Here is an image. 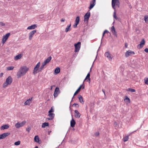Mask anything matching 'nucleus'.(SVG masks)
I'll use <instances>...</instances> for the list:
<instances>
[{
    "instance_id": "obj_38",
    "label": "nucleus",
    "mask_w": 148,
    "mask_h": 148,
    "mask_svg": "<svg viewBox=\"0 0 148 148\" xmlns=\"http://www.w3.org/2000/svg\"><path fill=\"white\" fill-rule=\"evenodd\" d=\"M145 83L148 85V77H146L144 79Z\"/></svg>"
},
{
    "instance_id": "obj_30",
    "label": "nucleus",
    "mask_w": 148,
    "mask_h": 148,
    "mask_svg": "<svg viewBox=\"0 0 148 148\" xmlns=\"http://www.w3.org/2000/svg\"><path fill=\"white\" fill-rule=\"evenodd\" d=\"M21 54H19L15 57V59L16 60H17L21 58Z\"/></svg>"
},
{
    "instance_id": "obj_25",
    "label": "nucleus",
    "mask_w": 148,
    "mask_h": 148,
    "mask_svg": "<svg viewBox=\"0 0 148 148\" xmlns=\"http://www.w3.org/2000/svg\"><path fill=\"white\" fill-rule=\"evenodd\" d=\"M51 59V57L50 56L48 57L45 60V62L47 64L48 63Z\"/></svg>"
},
{
    "instance_id": "obj_9",
    "label": "nucleus",
    "mask_w": 148,
    "mask_h": 148,
    "mask_svg": "<svg viewBox=\"0 0 148 148\" xmlns=\"http://www.w3.org/2000/svg\"><path fill=\"white\" fill-rule=\"evenodd\" d=\"M96 4V0H92L90 2V5L88 8L89 10L93 8Z\"/></svg>"
},
{
    "instance_id": "obj_41",
    "label": "nucleus",
    "mask_w": 148,
    "mask_h": 148,
    "mask_svg": "<svg viewBox=\"0 0 148 148\" xmlns=\"http://www.w3.org/2000/svg\"><path fill=\"white\" fill-rule=\"evenodd\" d=\"M40 62H38V63L37 64H36V66L35 67V68H39L40 66Z\"/></svg>"
},
{
    "instance_id": "obj_20",
    "label": "nucleus",
    "mask_w": 148,
    "mask_h": 148,
    "mask_svg": "<svg viewBox=\"0 0 148 148\" xmlns=\"http://www.w3.org/2000/svg\"><path fill=\"white\" fill-rule=\"evenodd\" d=\"M78 99L79 100V102L82 104H83L84 102L83 101V98L82 97V96L81 95H79L78 96Z\"/></svg>"
},
{
    "instance_id": "obj_39",
    "label": "nucleus",
    "mask_w": 148,
    "mask_h": 148,
    "mask_svg": "<svg viewBox=\"0 0 148 148\" xmlns=\"http://www.w3.org/2000/svg\"><path fill=\"white\" fill-rule=\"evenodd\" d=\"M14 68V66H9L7 68V70H13Z\"/></svg>"
},
{
    "instance_id": "obj_55",
    "label": "nucleus",
    "mask_w": 148,
    "mask_h": 148,
    "mask_svg": "<svg viewBox=\"0 0 148 148\" xmlns=\"http://www.w3.org/2000/svg\"><path fill=\"white\" fill-rule=\"evenodd\" d=\"M127 45H128V44H127V43H125V47L127 48Z\"/></svg>"
},
{
    "instance_id": "obj_59",
    "label": "nucleus",
    "mask_w": 148,
    "mask_h": 148,
    "mask_svg": "<svg viewBox=\"0 0 148 148\" xmlns=\"http://www.w3.org/2000/svg\"><path fill=\"white\" fill-rule=\"evenodd\" d=\"M74 95H73V97H72V100H71V102L73 101V98H74ZM71 103H70V105H71Z\"/></svg>"
},
{
    "instance_id": "obj_53",
    "label": "nucleus",
    "mask_w": 148,
    "mask_h": 148,
    "mask_svg": "<svg viewBox=\"0 0 148 148\" xmlns=\"http://www.w3.org/2000/svg\"><path fill=\"white\" fill-rule=\"evenodd\" d=\"M44 66H43L42 65L41 66L40 68V70H42V69L43 68Z\"/></svg>"
},
{
    "instance_id": "obj_34",
    "label": "nucleus",
    "mask_w": 148,
    "mask_h": 148,
    "mask_svg": "<svg viewBox=\"0 0 148 148\" xmlns=\"http://www.w3.org/2000/svg\"><path fill=\"white\" fill-rule=\"evenodd\" d=\"M127 91H130L132 92H134L135 91V90L132 88H128L127 90Z\"/></svg>"
},
{
    "instance_id": "obj_56",
    "label": "nucleus",
    "mask_w": 148,
    "mask_h": 148,
    "mask_svg": "<svg viewBox=\"0 0 148 148\" xmlns=\"http://www.w3.org/2000/svg\"><path fill=\"white\" fill-rule=\"evenodd\" d=\"M65 21V19H62L61 20V22H64Z\"/></svg>"
},
{
    "instance_id": "obj_60",
    "label": "nucleus",
    "mask_w": 148,
    "mask_h": 148,
    "mask_svg": "<svg viewBox=\"0 0 148 148\" xmlns=\"http://www.w3.org/2000/svg\"><path fill=\"white\" fill-rule=\"evenodd\" d=\"M129 7L130 8H131H131H132V6H131V5H129Z\"/></svg>"
},
{
    "instance_id": "obj_17",
    "label": "nucleus",
    "mask_w": 148,
    "mask_h": 148,
    "mask_svg": "<svg viewBox=\"0 0 148 148\" xmlns=\"http://www.w3.org/2000/svg\"><path fill=\"white\" fill-rule=\"evenodd\" d=\"M75 123V120L72 118L70 122L71 126L72 127H74Z\"/></svg>"
},
{
    "instance_id": "obj_57",
    "label": "nucleus",
    "mask_w": 148,
    "mask_h": 148,
    "mask_svg": "<svg viewBox=\"0 0 148 148\" xmlns=\"http://www.w3.org/2000/svg\"><path fill=\"white\" fill-rule=\"evenodd\" d=\"M47 119L48 120H52L53 119V118H47Z\"/></svg>"
},
{
    "instance_id": "obj_63",
    "label": "nucleus",
    "mask_w": 148,
    "mask_h": 148,
    "mask_svg": "<svg viewBox=\"0 0 148 148\" xmlns=\"http://www.w3.org/2000/svg\"><path fill=\"white\" fill-rule=\"evenodd\" d=\"M52 86H51V89H52Z\"/></svg>"
},
{
    "instance_id": "obj_42",
    "label": "nucleus",
    "mask_w": 148,
    "mask_h": 148,
    "mask_svg": "<svg viewBox=\"0 0 148 148\" xmlns=\"http://www.w3.org/2000/svg\"><path fill=\"white\" fill-rule=\"evenodd\" d=\"M38 68H35L34 67V71H33V73L35 75L37 73V70H38Z\"/></svg>"
},
{
    "instance_id": "obj_7",
    "label": "nucleus",
    "mask_w": 148,
    "mask_h": 148,
    "mask_svg": "<svg viewBox=\"0 0 148 148\" xmlns=\"http://www.w3.org/2000/svg\"><path fill=\"white\" fill-rule=\"evenodd\" d=\"M60 93L59 88L58 87H56L55 90L53 95L54 97H57L58 95Z\"/></svg>"
},
{
    "instance_id": "obj_32",
    "label": "nucleus",
    "mask_w": 148,
    "mask_h": 148,
    "mask_svg": "<svg viewBox=\"0 0 148 148\" xmlns=\"http://www.w3.org/2000/svg\"><path fill=\"white\" fill-rule=\"evenodd\" d=\"M79 16H77L76 18L75 23L79 24Z\"/></svg>"
},
{
    "instance_id": "obj_47",
    "label": "nucleus",
    "mask_w": 148,
    "mask_h": 148,
    "mask_svg": "<svg viewBox=\"0 0 148 148\" xmlns=\"http://www.w3.org/2000/svg\"><path fill=\"white\" fill-rule=\"evenodd\" d=\"M25 123L26 122L24 121L21 123L20 124H21V125L22 126H23L25 124Z\"/></svg>"
},
{
    "instance_id": "obj_3",
    "label": "nucleus",
    "mask_w": 148,
    "mask_h": 148,
    "mask_svg": "<svg viewBox=\"0 0 148 148\" xmlns=\"http://www.w3.org/2000/svg\"><path fill=\"white\" fill-rule=\"evenodd\" d=\"M81 43L80 42H78L77 43H75L74 44L75 47V52H77L79 51L80 48Z\"/></svg>"
},
{
    "instance_id": "obj_14",
    "label": "nucleus",
    "mask_w": 148,
    "mask_h": 148,
    "mask_svg": "<svg viewBox=\"0 0 148 148\" xmlns=\"http://www.w3.org/2000/svg\"><path fill=\"white\" fill-rule=\"evenodd\" d=\"M111 31L112 33L116 37H117V32L116 31L114 27V26H112L111 28Z\"/></svg>"
},
{
    "instance_id": "obj_15",
    "label": "nucleus",
    "mask_w": 148,
    "mask_h": 148,
    "mask_svg": "<svg viewBox=\"0 0 148 148\" xmlns=\"http://www.w3.org/2000/svg\"><path fill=\"white\" fill-rule=\"evenodd\" d=\"M32 97L29 98V99L27 100L25 102L24 104L25 105H29L31 103Z\"/></svg>"
},
{
    "instance_id": "obj_4",
    "label": "nucleus",
    "mask_w": 148,
    "mask_h": 148,
    "mask_svg": "<svg viewBox=\"0 0 148 148\" xmlns=\"http://www.w3.org/2000/svg\"><path fill=\"white\" fill-rule=\"evenodd\" d=\"M117 5L118 7L119 5V0H112V8L115 10V5Z\"/></svg>"
},
{
    "instance_id": "obj_64",
    "label": "nucleus",
    "mask_w": 148,
    "mask_h": 148,
    "mask_svg": "<svg viewBox=\"0 0 148 148\" xmlns=\"http://www.w3.org/2000/svg\"><path fill=\"white\" fill-rule=\"evenodd\" d=\"M69 108H70V109L71 110V106H70V107H69Z\"/></svg>"
},
{
    "instance_id": "obj_61",
    "label": "nucleus",
    "mask_w": 148,
    "mask_h": 148,
    "mask_svg": "<svg viewBox=\"0 0 148 148\" xmlns=\"http://www.w3.org/2000/svg\"><path fill=\"white\" fill-rule=\"evenodd\" d=\"M34 148H38V147L37 146H36Z\"/></svg>"
},
{
    "instance_id": "obj_46",
    "label": "nucleus",
    "mask_w": 148,
    "mask_h": 148,
    "mask_svg": "<svg viewBox=\"0 0 148 148\" xmlns=\"http://www.w3.org/2000/svg\"><path fill=\"white\" fill-rule=\"evenodd\" d=\"M54 112L53 110L52 109V107L51 108V109L49 111V113H51L52 112Z\"/></svg>"
},
{
    "instance_id": "obj_22",
    "label": "nucleus",
    "mask_w": 148,
    "mask_h": 148,
    "mask_svg": "<svg viewBox=\"0 0 148 148\" xmlns=\"http://www.w3.org/2000/svg\"><path fill=\"white\" fill-rule=\"evenodd\" d=\"M49 125V123L48 122H45L43 123L42 125V128H45L46 127L48 126Z\"/></svg>"
},
{
    "instance_id": "obj_10",
    "label": "nucleus",
    "mask_w": 148,
    "mask_h": 148,
    "mask_svg": "<svg viewBox=\"0 0 148 148\" xmlns=\"http://www.w3.org/2000/svg\"><path fill=\"white\" fill-rule=\"evenodd\" d=\"M111 56V55L109 51L106 52L105 53V56L110 61H111L112 60V58Z\"/></svg>"
},
{
    "instance_id": "obj_5",
    "label": "nucleus",
    "mask_w": 148,
    "mask_h": 148,
    "mask_svg": "<svg viewBox=\"0 0 148 148\" xmlns=\"http://www.w3.org/2000/svg\"><path fill=\"white\" fill-rule=\"evenodd\" d=\"M135 54L134 52L130 50H129L127 51L125 53V56L126 57H128L130 56H132L134 55Z\"/></svg>"
},
{
    "instance_id": "obj_13",
    "label": "nucleus",
    "mask_w": 148,
    "mask_h": 148,
    "mask_svg": "<svg viewBox=\"0 0 148 148\" xmlns=\"http://www.w3.org/2000/svg\"><path fill=\"white\" fill-rule=\"evenodd\" d=\"M36 30H34L33 31L31 32L29 34V39L30 40H31L32 37L34 35V34L36 32Z\"/></svg>"
},
{
    "instance_id": "obj_6",
    "label": "nucleus",
    "mask_w": 148,
    "mask_h": 148,
    "mask_svg": "<svg viewBox=\"0 0 148 148\" xmlns=\"http://www.w3.org/2000/svg\"><path fill=\"white\" fill-rule=\"evenodd\" d=\"M10 35V33H8L7 34H6L5 36H3L2 39V43L3 44H4L6 42V40L8 39V37Z\"/></svg>"
},
{
    "instance_id": "obj_31",
    "label": "nucleus",
    "mask_w": 148,
    "mask_h": 148,
    "mask_svg": "<svg viewBox=\"0 0 148 148\" xmlns=\"http://www.w3.org/2000/svg\"><path fill=\"white\" fill-rule=\"evenodd\" d=\"M106 33H109V31L107 30H105L104 32H103V35H102V39H101V43H102V39H103V38L105 34Z\"/></svg>"
},
{
    "instance_id": "obj_40",
    "label": "nucleus",
    "mask_w": 148,
    "mask_h": 148,
    "mask_svg": "<svg viewBox=\"0 0 148 148\" xmlns=\"http://www.w3.org/2000/svg\"><path fill=\"white\" fill-rule=\"evenodd\" d=\"M146 23H147L148 21V16H145L144 17Z\"/></svg>"
},
{
    "instance_id": "obj_45",
    "label": "nucleus",
    "mask_w": 148,
    "mask_h": 148,
    "mask_svg": "<svg viewBox=\"0 0 148 148\" xmlns=\"http://www.w3.org/2000/svg\"><path fill=\"white\" fill-rule=\"evenodd\" d=\"M143 47V46L140 43V44L138 45L137 46V48L138 49H140L142 47Z\"/></svg>"
},
{
    "instance_id": "obj_37",
    "label": "nucleus",
    "mask_w": 148,
    "mask_h": 148,
    "mask_svg": "<svg viewBox=\"0 0 148 148\" xmlns=\"http://www.w3.org/2000/svg\"><path fill=\"white\" fill-rule=\"evenodd\" d=\"M21 143V142L19 140L16 141L14 143V145L16 146L19 145Z\"/></svg>"
},
{
    "instance_id": "obj_2",
    "label": "nucleus",
    "mask_w": 148,
    "mask_h": 148,
    "mask_svg": "<svg viewBox=\"0 0 148 148\" xmlns=\"http://www.w3.org/2000/svg\"><path fill=\"white\" fill-rule=\"evenodd\" d=\"M12 82V79L11 76H9L6 79V81L4 83L3 87H6L8 85L10 84Z\"/></svg>"
},
{
    "instance_id": "obj_12",
    "label": "nucleus",
    "mask_w": 148,
    "mask_h": 148,
    "mask_svg": "<svg viewBox=\"0 0 148 148\" xmlns=\"http://www.w3.org/2000/svg\"><path fill=\"white\" fill-rule=\"evenodd\" d=\"M10 134V133L7 132L3 133L1 135H0V139L5 138L6 136L9 135Z\"/></svg>"
},
{
    "instance_id": "obj_44",
    "label": "nucleus",
    "mask_w": 148,
    "mask_h": 148,
    "mask_svg": "<svg viewBox=\"0 0 148 148\" xmlns=\"http://www.w3.org/2000/svg\"><path fill=\"white\" fill-rule=\"evenodd\" d=\"M145 41L144 39H142L141 41L140 42V44H141L143 46L145 44Z\"/></svg>"
},
{
    "instance_id": "obj_35",
    "label": "nucleus",
    "mask_w": 148,
    "mask_h": 148,
    "mask_svg": "<svg viewBox=\"0 0 148 148\" xmlns=\"http://www.w3.org/2000/svg\"><path fill=\"white\" fill-rule=\"evenodd\" d=\"M72 107L78 108L79 107V104L76 103H74L72 106Z\"/></svg>"
},
{
    "instance_id": "obj_33",
    "label": "nucleus",
    "mask_w": 148,
    "mask_h": 148,
    "mask_svg": "<svg viewBox=\"0 0 148 148\" xmlns=\"http://www.w3.org/2000/svg\"><path fill=\"white\" fill-rule=\"evenodd\" d=\"M48 115L51 118H53V119L54 118L55 116V114L53 113H49Z\"/></svg>"
},
{
    "instance_id": "obj_58",
    "label": "nucleus",
    "mask_w": 148,
    "mask_h": 148,
    "mask_svg": "<svg viewBox=\"0 0 148 148\" xmlns=\"http://www.w3.org/2000/svg\"><path fill=\"white\" fill-rule=\"evenodd\" d=\"M3 75V73H1L0 74V77H2V76Z\"/></svg>"
},
{
    "instance_id": "obj_8",
    "label": "nucleus",
    "mask_w": 148,
    "mask_h": 148,
    "mask_svg": "<svg viewBox=\"0 0 148 148\" xmlns=\"http://www.w3.org/2000/svg\"><path fill=\"white\" fill-rule=\"evenodd\" d=\"M81 88L82 89H83L84 88V82L78 88V89L76 90L74 94V96L75 95L77 94L80 91Z\"/></svg>"
},
{
    "instance_id": "obj_62",
    "label": "nucleus",
    "mask_w": 148,
    "mask_h": 148,
    "mask_svg": "<svg viewBox=\"0 0 148 148\" xmlns=\"http://www.w3.org/2000/svg\"><path fill=\"white\" fill-rule=\"evenodd\" d=\"M103 92L105 94V92L104 91V90H102Z\"/></svg>"
},
{
    "instance_id": "obj_36",
    "label": "nucleus",
    "mask_w": 148,
    "mask_h": 148,
    "mask_svg": "<svg viewBox=\"0 0 148 148\" xmlns=\"http://www.w3.org/2000/svg\"><path fill=\"white\" fill-rule=\"evenodd\" d=\"M31 129V128L30 126H28L27 127L26 129V130L27 131L28 133H29L30 130Z\"/></svg>"
},
{
    "instance_id": "obj_48",
    "label": "nucleus",
    "mask_w": 148,
    "mask_h": 148,
    "mask_svg": "<svg viewBox=\"0 0 148 148\" xmlns=\"http://www.w3.org/2000/svg\"><path fill=\"white\" fill-rule=\"evenodd\" d=\"M99 132H96L95 133V134L96 136H97L99 135Z\"/></svg>"
},
{
    "instance_id": "obj_50",
    "label": "nucleus",
    "mask_w": 148,
    "mask_h": 148,
    "mask_svg": "<svg viewBox=\"0 0 148 148\" xmlns=\"http://www.w3.org/2000/svg\"><path fill=\"white\" fill-rule=\"evenodd\" d=\"M78 24V23H75V24L73 25V27L74 28L76 27Z\"/></svg>"
},
{
    "instance_id": "obj_19",
    "label": "nucleus",
    "mask_w": 148,
    "mask_h": 148,
    "mask_svg": "<svg viewBox=\"0 0 148 148\" xmlns=\"http://www.w3.org/2000/svg\"><path fill=\"white\" fill-rule=\"evenodd\" d=\"M9 126L8 125H5L1 126V130L6 129L9 128Z\"/></svg>"
},
{
    "instance_id": "obj_21",
    "label": "nucleus",
    "mask_w": 148,
    "mask_h": 148,
    "mask_svg": "<svg viewBox=\"0 0 148 148\" xmlns=\"http://www.w3.org/2000/svg\"><path fill=\"white\" fill-rule=\"evenodd\" d=\"M34 141L38 143H39V139L38 136H36L34 138Z\"/></svg>"
},
{
    "instance_id": "obj_27",
    "label": "nucleus",
    "mask_w": 148,
    "mask_h": 148,
    "mask_svg": "<svg viewBox=\"0 0 148 148\" xmlns=\"http://www.w3.org/2000/svg\"><path fill=\"white\" fill-rule=\"evenodd\" d=\"M90 73H88L86 76L85 78V79L84 80V81L85 80H86L87 79H88L89 81H90Z\"/></svg>"
},
{
    "instance_id": "obj_24",
    "label": "nucleus",
    "mask_w": 148,
    "mask_h": 148,
    "mask_svg": "<svg viewBox=\"0 0 148 148\" xmlns=\"http://www.w3.org/2000/svg\"><path fill=\"white\" fill-rule=\"evenodd\" d=\"M125 98L124 99V101L126 102L130 103V100L129 98H128L127 96H126L125 97Z\"/></svg>"
},
{
    "instance_id": "obj_28",
    "label": "nucleus",
    "mask_w": 148,
    "mask_h": 148,
    "mask_svg": "<svg viewBox=\"0 0 148 148\" xmlns=\"http://www.w3.org/2000/svg\"><path fill=\"white\" fill-rule=\"evenodd\" d=\"M15 126L17 128H18L20 127H22L20 124V123L19 122L15 124Z\"/></svg>"
},
{
    "instance_id": "obj_43",
    "label": "nucleus",
    "mask_w": 148,
    "mask_h": 148,
    "mask_svg": "<svg viewBox=\"0 0 148 148\" xmlns=\"http://www.w3.org/2000/svg\"><path fill=\"white\" fill-rule=\"evenodd\" d=\"M38 68H35L34 67V71H33V73L35 75L37 73V70H38Z\"/></svg>"
},
{
    "instance_id": "obj_18",
    "label": "nucleus",
    "mask_w": 148,
    "mask_h": 148,
    "mask_svg": "<svg viewBox=\"0 0 148 148\" xmlns=\"http://www.w3.org/2000/svg\"><path fill=\"white\" fill-rule=\"evenodd\" d=\"M37 27V25L36 24H34L32 25H31L28 27L27 28V29H34L35 28Z\"/></svg>"
},
{
    "instance_id": "obj_11",
    "label": "nucleus",
    "mask_w": 148,
    "mask_h": 148,
    "mask_svg": "<svg viewBox=\"0 0 148 148\" xmlns=\"http://www.w3.org/2000/svg\"><path fill=\"white\" fill-rule=\"evenodd\" d=\"M90 15V12H88L84 16L85 21H88L89 19Z\"/></svg>"
},
{
    "instance_id": "obj_26",
    "label": "nucleus",
    "mask_w": 148,
    "mask_h": 148,
    "mask_svg": "<svg viewBox=\"0 0 148 148\" xmlns=\"http://www.w3.org/2000/svg\"><path fill=\"white\" fill-rule=\"evenodd\" d=\"M60 72V69L59 67L56 68L55 70V73L56 74H58Z\"/></svg>"
},
{
    "instance_id": "obj_16",
    "label": "nucleus",
    "mask_w": 148,
    "mask_h": 148,
    "mask_svg": "<svg viewBox=\"0 0 148 148\" xmlns=\"http://www.w3.org/2000/svg\"><path fill=\"white\" fill-rule=\"evenodd\" d=\"M75 116L77 118H79L81 116V114L79 113L78 110H75Z\"/></svg>"
},
{
    "instance_id": "obj_23",
    "label": "nucleus",
    "mask_w": 148,
    "mask_h": 148,
    "mask_svg": "<svg viewBox=\"0 0 148 148\" xmlns=\"http://www.w3.org/2000/svg\"><path fill=\"white\" fill-rule=\"evenodd\" d=\"M71 24L68 25L65 30V32H67L71 29Z\"/></svg>"
},
{
    "instance_id": "obj_29",
    "label": "nucleus",
    "mask_w": 148,
    "mask_h": 148,
    "mask_svg": "<svg viewBox=\"0 0 148 148\" xmlns=\"http://www.w3.org/2000/svg\"><path fill=\"white\" fill-rule=\"evenodd\" d=\"M129 139V136H127L124 137L123 139V140L124 142H125L127 141Z\"/></svg>"
},
{
    "instance_id": "obj_49",
    "label": "nucleus",
    "mask_w": 148,
    "mask_h": 148,
    "mask_svg": "<svg viewBox=\"0 0 148 148\" xmlns=\"http://www.w3.org/2000/svg\"><path fill=\"white\" fill-rule=\"evenodd\" d=\"M5 24L2 22H0V25L3 26H5Z\"/></svg>"
},
{
    "instance_id": "obj_1",
    "label": "nucleus",
    "mask_w": 148,
    "mask_h": 148,
    "mask_svg": "<svg viewBox=\"0 0 148 148\" xmlns=\"http://www.w3.org/2000/svg\"><path fill=\"white\" fill-rule=\"evenodd\" d=\"M29 70V68L26 66H23L19 69L17 73V78H19L25 75Z\"/></svg>"
},
{
    "instance_id": "obj_51",
    "label": "nucleus",
    "mask_w": 148,
    "mask_h": 148,
    "mask_svg": "<svg viewBox=\"0 0 148 148\" xmlns=\"http://www.w3.org/2000/svg\"><path fill=\"white\" fill-rule=\"evenodd\" d=\"M113 17H114V18H115L116 19H117V18L116 16V13H115V12H114V15H113Z\"/></svg>"
},
{
    "instance_id": "obj_54",
    "label": "nucleus",
    "mask_w": 148,
    "mask_h": 148,
    "mask_svg": "<svg viewBox=\"0 0 148 148\" xmlns=\"http://www.w3.org/2000/svg\"><path fill=\"white\" fill-rule=\"evenodd\" d=\"M145 51L147 53H148V48H146L145 49Z\"/></svg>"
},
{
    "instance_id": "obj_52",
    "label": "nucleus",
    "mask_w": 148,
    "mask_h": 148,
    "mask_svg": "<svg viewBox=\"0 0 148 148\" xmlns=\"http://www.w3.org/2000/svg\"><path fill=\"white\" fill-rule=\"evenodd\" d=\"M47 64L44 61L43 63L42 64V65L43 66H45Z\"/></svg>"
}]
</instances>
